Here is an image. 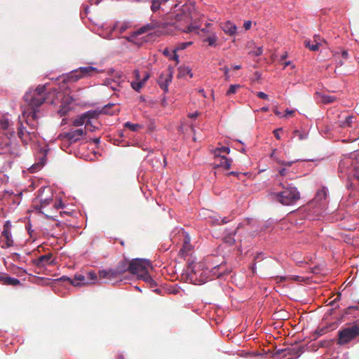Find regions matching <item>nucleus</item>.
Returning <instances> with one entry per match:
<instances>
[{
    "instance_id": "f257e3e1",
    "label": "nucleus",
    "mask_w": 359,
    "mask_h": 359,
    "mask_svg": "<svg viewBox=\"0 0 359 359\" xmlns=\"http://www.w3.org/2000/svg\"><path fill=\"white\" fill-rule=\"evenodd\" d=\"M46 86H39L36 88L29 90L24 95V100L27 105V108L23 111V118H26L29 123L30 116L32 119L37 118L39 108L46 100Z\"/></svg>"
},
{
    "instance_id": "f03ea898",
    "label": "nucleus",
    "mask_w": 359,
    "mask_h": 359,
    "mask_svg": "<svg viewBox=\"0 0 359 359\" xmlns=\"http://www.w3.org/2000/svg\"><path fill=\"white\" fill-rule=\"evenodd\" d=\"M280 185L283 188V191L280 192L271 193V197L276 201L283 205H290L295 203L300 198V194L297 189L292 186L285 187L283 183Z\"/></svg>"
},
{
    "instance_id": "7ed1b4c3",
    "label": "nucleus",
    "mask_w": 359,
    "mask_h": 359,
    "mask_svg": "<svg viewBox=\"0 0 359 359\" xmlns=\"http://www.w3.org/2000/svg\"><path fill=\"white\" fill-rule=\"evenodd\" d=\"M340 172L346 174L348 177L359 180V161L351 157L345 156L339 163Z\"/></svg>"
},
{
    "instance_id": "20e7f679",
    "label": "nucleus",
    "mask_w": 359,
    "mask_h": 359,
    "mask_svg": "<svg viewBox=\"0 0 359 359\" xmlns=\"http://www.w3.org/2000/svg\"><path fill=\"white\" fill-rule=\"evenodd\" d=\"M97 278V274L92 271L87 272L86 276L81 273H76L73 279L67 276H62L61 278L62 280L69 281L71 285L75 287L95 283Z\"/></svg>"
},
{
    "instance_id": "39448f33",
    "label": "nucleus",
    "mask_w": 359,
    "mask_h": 359,
    "mask_svg": "<svg viewBox=\"0 0 359 359\" xmlns=\"http://www.w3.org/2000/svg\"><path fill=\"white\" fill-rule=\"evenodd\" d=\"M359 336V326L353 325L344 327L338 332L337 344L344 345Z\"/></svg>"
},
{
    "instance_id": "423d86ee",
    "label": "nucleus",
    "mask_w": 359,
    "mask_h": 359,
    "mask_svg": "<svg viewBox=\"0 0 359 359\" xmlns=\"http://www.w3.org/2000/svg\"><path fill=\"white\" fill-rule=\"evenodd\" d=\"M150 266V262L143 259H133L129 264L126 270L132 274L137 276L144 273Z\"/></svg>"
},
{
    "instance_id": "0eeeda50",
    "label": "nucleus",
    "mask_w": 359,
    "mask_h": 359,
    "mask_svg": "<svg viewBox=\"0 0 359 359\" xmlns=\"http://www.w3.org/2000/svg\"><path fill=\"white\" fill-rule=\"evenodd\" d=\"M126 271V266H118L116 269L100 270L98 276L100 279L106 278L109 282L113 283L117 279H120L121 276Z\"/></svg>"
},
{
    "instance_id": "6e6552de",
    "label": "nucleus",
    "mask_w": 359,
    "mask_h": 359,
    "mask_svg": "<svg viewBox=\"0 0 359 359\" xmlns=\"http://www.w3.org/2000/svg\"><path fill=\"white\" fill-rule=\"evenodd\" d=\"M210 26V24H207L206 27L201 29L198 34L203 42L208 43L210 46H216L218 38L214 32L208 29Z\"/></svg>"
},
{
    "instance_id": "1a4fd4ad",
    "label": "nucleus",
    "mask_w": 359,
    "mask_h": 359,
    "mask_svg": "<svg viewBox=\"0 0 359 359\" xmlns=\"http://www.w3.org/2000/svg\"><path fill=\"white\" fill-rule=\"evenodd\" d=\"M172 79V69L169 67L165 71L161 73L158 79V83L160 88L165 92L168 91V86L171 83Z\"/></svg>"
},
{
    "instance_id": "9d476101",
    "label": "nucleus",
    "mask_w": 359,
    "mask_h": 359,
    "mask_svg": "<svg viewBox=\"0 0 359 359\" xmlns=\"http://www.w3.org/2000/svg\"><path fill=\"white\" fill-rule=\"evenodd\" d=\"M86 135V132L83 129L71 130L67 133H64L60 136L62 139H65L71 144L75 143L80 140L81 137Z\"/></svg>"
},
{
    "instance_id": "9b49d317",
    "label": "nucleus",
    "mask_w": 359,
    "mask_h": 359,
    "mask_svg": "<svg viewBox=\"0 0 359 359\" xmlns=\"http://www.w3.org/2000/svg\"><path fill=\"white\" fill-rule=\"evenodd\" d=\"M8 222L4 226V231L1 233V239L3 242V248H9L13 245V241L11 238V234L8 229Z\"/></svg>"
},
{
    "instance_id": "f8f14e48",
    "label": "nucleus",
    "mask_w": 359,
    "mask_h": 359,
    "mask_svg": "<svg viewBox=\"0 0 359 359\" xmlns=\"http://www.w3.org/2000/svg\"><path fill=\"white\" fill-rule=\"evenodd\" d=\"M53 200V194L52 189L48 187H41L37 191V195L33 201L39 200Z\"/></svg>"
},
{
    "instance_id": "ddd939ff",
    "label": "nucleus",
    "mask_w": 359,
    "mask_h": 359,
    "mask_svg": "<svg viewBox=\"0 0 359 359\" xmlns=\"http://www.w3.org/2000/svg\"><path fill=\"white\" fill-rule=\"evenodd\" d=\"M53 254L48 253L44 255L40 256L38 259L34 260V264L37 267H44L48 265L53 264V259H52Z\"/></svg>"
},
{
    "instance_id": "4468645a",
    "label": "nucleus",
    "mask_w": 359,
    "mask_h": 359,
    "mask_svg": "<svg viewBox=\"0 0 359 359\" xmlns=\"http://www.w3.org/2000/svg\"><path fill=\"white\" fill-rule=\"evenodd\" d=\"M215 161L214 163L215 168H223L225 170H229L231 168L232 160L224 156H215Z\"/></svg>"
},
{
    "instance_id": "2eb2a0df",
    "label": "nucleus",
    "mask_w": 359,
    "mask_h": 359,
    "mask_svg": "<svg viewBox=\"0 0 359 359\" xmlns=\"http://www.w3.org/2000/svg\"><path fill=\"white\" fill-rule=\"evenodd\" d=\"M18 137L25 144H27L29 140H31L33 137H35L34 131H28L22 125L18 128Z\"/></svg>"
},
{
    "instance_id": "dca6fc26",
    "label": "nucleus",
    "mask_w": 359,
    "mask_h": 359,
    "mask_svg": "<svg viewBox=\"0 0 359 359\" xmlns=\"http://www.w3.org/2000/svg\"><path fill=\"white\" fill-rule=\"evenodd\" d=\"M53 200H44L42 198V200L39 201H33V207L34 208L39 211V212L44 214L47 217H49L50 216L45 213L43 211V209L50 205L53 203Z\"/></svg>"
},
{
    "instance_id": "f3484780",
    "label": "nucleus",
    "mask_w": 359,
    "mask_h": 359,
    "mask_svg": "<svg viewBox=\"0 0 359 359\" xmlns=\"http://www.w3.org/2000/svg\"><path fill=\"white\" fill-rule=\"evenodd\" d=\"M286 351L287 353L285 355H292L294 358H298L304 352V347L296 344L295 346L287 347Z\"/></svg>"
},
{
    "instance_id": "a211bd4d",
    "label": "nucleus",
    "mask_w": 359,
    "mask_h": 359,
    "mask_svg": "<svg viewBox=\"0 0 359 359\" xmlns=\"http://www.w3.org/2000/svg\"><path fill=\"white\" fill-rule=\"evenodd\" d=\"M79 69L83 78L92 76L100 72L97 68L92 66L81 67Z\"/></svg>"
},
{
    "instance_id": "6ab92c4d",
    "label": "nucleus",
    "mask_w": 359,
    "mask_h": 359,
    "mask_svg": "<svg viewBox=\"0 0 359 359\" xmlns=\"http://www.w3.org/2000/svg\"><path fill=\"white\" fill-rule=\"evenodd\" d=\"M222 29L226 34L232 36L235 34L237 27L233 22L227 21L223 25Z\"/></svg>"
},
{
    "instance_id": "aec40b11",
    "label": "nucleus",
    "mask_w": 359,
    "mask_h": 359,
    "mask_svg": "<svg viewBox=\"0 0 359 359\" xmlns=\"http://www.w3.org/2000/svg\"><path fill=\"white\" fill-rule=\"evenodd\" d=\"M356 119V117L352 115L348 116L346 117L344 120H341L339 121V127L342 128H352L354 120Z\"/></svg>"
},
{
    "instance_id": "412c9836",
    "label": "nucleus",
    "mask_w": 359,
    "mask_h": 359,
    "mask_svg": "<svg viewBox=\"0 0 359 359\" xmlns=\"http://www.w3.org/2000/svg\"><path fill=\"white\" fill-rule=\"evenodd\" d=\"M327 198V190L325 187L318 190L314 198V201L319 204H321Z\"/></svg>"
},
{
    "instance_id": "4be33fe9",
    "label": "nucleus",
    "mask_w": 359,
    "mask_h": 359,
    "mask_svg": "<svg viewBox=\"0 0 359 359\" xmlns=\"http://www.w3.org/2000/svg\"><path fill=\"white\" fill-rule=\"evenodd\" d=\"M115 108V104H106L102 109V110L100 111V113L101 114H109V115H113L117 111H118V109L116 107V109Z\"/></svg>"
},
{
    "instance_id": "5701e85b",
    "label": "nucleus",
    "mask_w": 359,
    "mask_h": 359,
    "mask_svg": "<svg viewBox=\"0 0 359 359\" xmlns=\"http://www.w3.org/2000/svg\"><path fill=\"white\" fill-rule=\"evenodd\" d=\"M189 75L190 78L193 77L191 69L189 67L180 66L178 68V77L182 78Z\"/></svg>"
},
{
    "instance_id": "b1692460",
    "label": "nucleus",
    "mask_w": 359,
    "mask_h": 359,
    "mask_svg": "<svg viewBox=\"0 0 359 359\" xmlns=\"http://www.w3.org/2000/svg\"><path fill=\"white\" fill-rule=\"evenodd\" d=\"M155 27H156V26L154 24L149 23V24H147L146 25L142 26L140 29H138L136 31L135 34H136V35H140V34L147 33L149 31L154 29Z\"/></svg>"
},
{
    "instance_id": "393cba45",
    "label": "nucleus",
    "mask_w": 359,
    "mask_h": 359,
    "mask_svg": "<svg viewBox=\"0 0 359 359\" xmlns=\"http://www.w3.org/2000/svg\"><path fill=\"white\" fill-rule=\"evenodd\" d=\"M82 78H83V77L81 75V74L80 73L79 68L75 70L72 71L69 73V74L68 75V80L73 81V82L77 81L78 80H79Z\"/></svg>"
},
{
    "instance_id": "a878e982",
    "label": "nucleus",
    "mask_w": 359,
    "mask_h": 359,
    "mask_svg": "<svg viewBox=\"0 0 359 359\" xmlns=\"http://www.w3.org/2000/svg\"><path fill=\"white\" fill-rule=\"evenodd\" d=\"M224 267V266L222 264L215 266L211 271L212 276L217 278L222 277L225 273L224 271L222 270Z\"/></svg>"
},
{
    "instance_id": "bb28decb",
    "label": "nucleus",
    "mask_w": 359,
    "mask_h": 359,
    "mask_svg": "<svg viewBox=\"0 0 359 359\" xmlns=\"http://www.w3.org/2000/svg\"><path fill=\"white\" fill-rule=\"evenodd\" d=\"M100 114H101L100 111H94V110H90V111H88L83 113V114L87 120L86 127H88V125L90 124V119L97 118Z\"/></svg>"
},
{
    "instance_id": "cd10ccee",
    "label": "nucleus",
    "mask_w": 359,
    "mask_h": 359,
    "mask_svg": "<svg viewBox=\"0 0 359 359\" xmlns=\"http://www.w3.org/2000/svg\"><path fill=\"white\" fill-rule=\"evenodd\" d=\"M2 284L6 285L15 286V285H20V282L18 279L9 277L6 274H5Z\"/></svg>"
},
{
    "instance_id": "c85d7f7f",
    "label": "nucleus",
    "mask_w": 359,
    "mask_h": 359,
    "mask_svg": "<svg viewBox=\"0 0 359 359\" xmlns=\"http://www.w3.org/2000/svg\"><path fill=\"white\" fill-rule=\"evenodd\" d=\"M86 122H87V120H86L84 114H82L73 121L72 124L74 126L78 127V126H81L83 125L85 123H86Z\"/></svg>"
},
{
    "instance_id": "c756f323",
    "label": "nucleus",
    "mask_w": 359,
    "mask_h": 359,
    "mask_svg": "<svg viewBox=\"0 0 359 359\" xmlns=\"http://www.w3.org/2000/svg\"><path fill=\"white\" fill-rule=\"evenodd\" d=\"M305 47L308 48L309 50L316 51L319 48V42L315 40V43L311 44L309 40H305L304 42Z\"/></svg>"
},
{
    "instance_id": "7c9ffc66",
    "label": "nucleus",
    "mask_w": 359,
    "mask_h": 359,
    "mask_svg": "<svg viewBox=\"0 0 359 359\" xmlns=\"http://www.w3.org/2000/svg\"><path fill=\"white\" fill-rule=\"evenodd\" d=\"M175 27L180 30H182V32L185 33H189L191 32L195 31L197 27L192 25H187L186 27H182L181 25H179L178 23L176 24Z\"/></svg>"
},
{
    "instance_id": "2f4dec72",
    "label": "nucleus",
    "mask_w": 359,
    "mask_h": 359,
    "mask_svg": "<svg viewBox=\"0 0 359 359\" xmlns=\"http://www.w3.org/2000/svg\"><path fill=\"white\" fill-rule=\"evenodd\" d=\"M38 118H39V116H37V118L36 119H32V116H30V119L29 120V123L27 121L26 118H24L25 119V121H26L27 124L29 125V127H30V130L29 131H34L35 132V130H36V128L38 127V122H37Z\"/></svg>"
},
{
    "instance_id": "473e14b6",
    "label": "nucleus",
    "mask_w": 359,
    "mask_h": 359,
    "mask_svg": "<svg viewBox=\"0 0 359 359\" xmlns=\"http://www.w3.org/2000/svg\"><path fill=\"white\" fill-rule=\"evenodd\" d=\"M138 277L147 283H154V280L152 279L151 276L149 274L148 270H147L144 273L139 275Z\"/></svg>"
},
{
    "instance_id": "72a5a7b5",
    "label": "nucleus",
    "mask_w": 359,
    "mask_h": 359,
    "mask_svg": "<svg viewBox=\"0 0 359 359\" xmlns=\"http://www.w3.org/2000/svg\"><path fill=\"white\" fill-rule=\"evenodd\" d=\"M229 152H230L229 147H219V148H217L214 151V155H215V156H222V153L229 154Z\"/></svg>"
},
{
    "instance_id": "f704fd0d",
    "label": "nucleus",
    "mask_w": 359,
    "mask_h": 359,
    "mask_svg": "<svg viewBox=\"0 0 359 359\" xmlns=\"http://www.w3.org/2000/svg\"><path fill=\"white\" fill-rule=\"evenodd\" d=\"M124 128H128L131 131H137L138 129L142 128V126L137 123L126 122L124 123Z\"/></svg>"
},
{
    "instance_id": "c9c22d12",
    "label": "nucleus",
    "mask_w": 359,
    "mask_h": 359,
    "mask_svg": "<svg viewBox=\"0 0 359 359\" xmlns=\"http://www.w3.org/2000/svg\"><path fill=\"white\" fill-rule=\"evenodd\" d=\"M335 100H336V97L334 96L328 95H323L321 96V101L323 104L332 103Z\"/></svg>"
},
{
    "instance_id": "e433bc0d",
    "label": "nucleus",
    "mask_w": 359,
    "mask_h": 359,
    "mask_svg": "<svg viewBox=\"0 0 359 359\" xmlns=\"http://www.w3.org/2000/svg\"><path fill=\"white\" fill-rule=\"evenodd\" d=\"M9 127V121L4 117L0 118V132L8 129Z\"/></svg>"
},
{
    "instance_id": "4c0bfd02",
    "label": "nucleus",
    "mask_w": 359,
    "mask_h": 359,
    "mask_svg": "<svg viewBox=\"0 0 359 359\" xmlns=\"http://www.w3.org/2000/svg\"><path fill=\"white\" fill-rule=\"evenodd\" d=\"M143 86L144 81H133L131 83L132 88L136 91H140V90L142 88Z\"/></svg>"
},
{
    "instance_id": "58836bf2",
    "label": "nucleus",
    "mask_w": 359,
    "mask_h": 359,
    "mask_svg": "<svg viewBox=\"0 0 359 359\" xmlns=\"http://www.w3.org/2000/svg\"><path fill=\"white\" fill-rule=\"evenodd\" d=\"M240 85H231L226 91V95L229 96L236 93V90L240 88Z\"/></svg>"
},
{
    "instance_id": "ea45409f",
    "label": "nucleus",
    "mask_w": 359,
    "mask_h": 359,
    "mask_svg": "<svg viewBox=\"0 0 359 359\" xmlns=\"http://www.w3.org/2000/svg\"><path fill=\"white\" fill-rule=\"evenodd\" d=\"M192 44L191 41H187V42H183L180 43L177 45V48H175L177 50H182L186 49L187 47L191 46Z\"/></svg>"
},
{
    "instance_id": "a19ab883",
    "label": "nucleus",
    "mask_w": 359,
    "mask_h": 359,
    "mask_svg": "<svg viewBox=\"0 0 359 359\" xmlns=\"http://www.w3.org/2000/svg\"><path fill=\"white\" fill-rule=\"evenodd\" d=\"M112 81L116 83H119L124 81V76L121 73H116L114 78Z\"/></svg>"
},
{
    "instance_id": "79ce46f5",
    "label": "nucleus",
    "mask_w": 359,
    "mask_h": 359,
    "mask_svg": "<svg viewBox=\"0 0 359 359\" xmlns=\"http://www.w3.org/2000/svg\"><path fill=\"white\" fill-rule=\"evenodd\" d=\"M161 4L158 0H153L151 9L153 12H156L160 8Z\"/></svg>"
},
{
    "instance_id": "37998d69",
    "label": "nucleus",
    "mask_w": 359,
    "mask_h": 359,
    "mask_svg": "<svg viewBox=\"0 0 359 359\" xmlns=\"http://www.w3.org/2000/svg\"><path fill=\"white\" fill-rule=\"evenodd\" d=\"M263 53V48L262 47H258L255 50H252L250 52V54L255 55V56H259Z\"/></svg>"
},
{
    "instance_id": "c03bdc74",
    "label": "nucleus",
    "mask_w": 359,
    "mask_h": 359,
    "mask_svg": "<svg viewBox=\"0 0 359 359\" xmlns=\"http://www.w3.org/2000/svg\"><path fill=\"white\" fill-rule=\"evenodd\" d=\"M277 163L280 165H284L286 167H290L293 164L294 161H285L277 160Z\"/></svg>"
},
{
    "instance_id": "a18cd8bd",
    "label": "nucleus",
    "mask_w": 359,
    "mask_h": 359,
    "mask_svg": "<svg viewBox=\"0 0 359 359\" xmlns=\"http://www.w3.org/2000/svg\"><path fill=\"white\" fill-rule=\"evenodd\" d=\"M224 240H225V242H226L231 245L233 244L235 242V239L233 237V236H231V235H229V236L225 237Z\"/></svg>"
},
{
    "instance_id": "49530a36",
    "label": "nucleus",
    "mask_w": 359,
    "mask_h": 359,
    "mask_svg": "<svg viewBox=\"0 0 359 359\" xmlns=\"http://www.w3.org/2000/svg\"><path fill=\"white\" fill-rule=\"evenodd\" d=\"M327 330H328V327H323V328L318 329L316 330V332L318 333V335H323V334H325L327 332Z\"/></svg>"
},
{
    "instance_id": "de8ad7c7",
    "label": "nucleus",
    "mask_w": 359,
    "mask_h": 359,
    "mask_svg": "<svg viewBox=\"0 0 359 359\" xmlns=\"http://www.w3.org/2000/svg\"><path fill=\"white\" fill-rule=\"evenodd\" d=\"M257 95L260 99L268 100V98H269L268 95L264 92H258V93H257Z\"/></svg>"
},
{
    "instance_id": "09e8293b",
    "label": "nucleus",
    "mask_w": 359,
    "mask_h": 359,
    "mask_svg": "<svg viewBox=\"0 0 359 359\" xmlns=\"http://www.w3.org/2000/svg\"><path fill=\"white\" fill-rule=\"evenodd\" d=\"M287 348H278L276 350V355H281L283 354L284 356L285 353H287Z\"/></svg>"
},
{
    "instance_id": "8fccbe9b",
    "label": "nucleus",
    "mask_w": 359,
    "mask_h": 359,
    "mask_svg": "<svg viewBox=\"0 0 359 359\" xmlns=\"http://www.w3.org/2000/svg\"><path fill=\"white\" fill-rule=\"evenodd\" d=\"M177 50L175 49L172 50V54L171 55L170 59L176 61L177 62H179L178 60V55L176 53Z\"/></svg>"
},
{
    "instance_id": "3c124183",
    "label": "nucleus",
    "mask_w": 359,
    "mask_h": 359,
    "mask_svg": "<svg viewBox=\"0 0 359 359\" xmlns=\"http://www.w3.org/2000/svg\"><path fill=\"white\" fill-rule=\"evenodd\" d=\"M128 27V25L127 23H123L119 28V32L123 33Z\"/></svg>"
},
{
    "instance_id": "603ef678",
    "label": "nucleus",
    "mask_w": 359,
    "mask_h": 359,
    "mask_svg": "<svg viewBox=\"0 0 359 359\" xmlns=\"http://www.w3.org/2000/svg\"><path fill=\"white\" fill-rule=\"evenodd\" d=\"M281 131H282V128H278V129L274 130V131H273V134L278 140L280 139V132H281Z\"/></svg>"
},
{
    "instance_id": "864d4df0",
    "label": "nucleus",
    "mask_w": 359,
    "mask_h": 359,
    "mask_svg": "<svg viewBox=\"0 0 359 359\" xmlns=\"http://www.w3.org/2000/svg\"><path fill=\"white\" fill-rule=\"evenodd\" d=\"M177 20H186L187 22H189V17L187 15H181L180 16L179 15H177Z\"/></svg>"
},
{
    "instance_id": "5fc2aeb1",
    "label": "nucleus",
    "mask_w": 359,
    "mask_h": 359,
    "mask_svg": "<svg viewBox=\"0 0 359 359\" xmlns=\"http://www.w3.org/2000/svg\"><path fill=\"white\" fill-rule=\"evenodd\" d=\"M55 209L58 210L60 208H63V205L61 201H59L57 203H55L53 205Z\"/></svg>"
},
{
    "instance_id": "6e6d98bb",
    "label": "nucleus",
    "mask_w": 359,
    "mask_h": 359,
    "mask_svg": "<svg viewBox=\"0 0 359 359\" xmlns=\"http://www.w3.org/2000/svg\"><path fill=\"white\" fill-rule=\"evenodd\" d=\"M280 176H286L287 174V170L285 168H281L278 171Z\"/></svg>"
},
{
    "instance_id": "4d7b16f0",
    "label": "nucleus",
    "mask_w": 359,
    "mask_h": 359,
    "mask_svg": "<svg viewBox=\"0 0 359 359\" xmlns=\"http://www.w3.org/2000/svg\"><path fill=\"white\" fill-rule=\"evenodd\" d=\"M251 25H252V22L250 20H248L246 22H245L244 25H243V27L246 29V30H248L250 29L251 27Z\"/></svg>"
},
{
    "instance_id": "13d9d810",
    "label": "nucleus",
    "mask_w": 359,
    "mask_h": 359,
    "mask_svg": "<svg viewBox=\"0 0 359 359\" xmlns=\"http://www.w3.org/2000/svg\"><path fill=\"white\" fill-rule=\"evenodd\" d=\"M341 57L344 60H347L348 58V53L347 50H344L341 51Z\"/></svg>"
},
{
    "instance_id": "bf43d9fd",
    "label": "nucleus",
    "mask_w": 359,
    "mask_h": 359,
    "mask_svg": "<svg viewBox=\"0 0 359 359\" xmlns=\"http://www.w3.org/2000/svg\"><path fill=\"white\" fill-rule=\"evenodd\" d=\"M163 55L167 56V57H169L170 58L172 53H170V51L168 48H165L163 50Z\"/></svg>"
},
{
    "instance_id": "052dcab7",
    "label": "nucleus",
    "mask_w": 359,
    "mask_h": 359,
    "mask_svg": "<svg viewBox=\"0 0 359 359\" xmlns=\"http://www.w3.org/2000/svg\"><path fill=\"white\" fill-rule=\"evenodd\" d=\"M149 76L150 75L149 74V73L146 72L144 76V78L141 80L142 81H144V84L149 79Z\"/></svg>"
},
{
    "instance_id": "680f3d73",
    "label": "nucleus",
    "mask_w": 359,
    "mask_h": 359,
    "mask_svg": "<svg viewBox=\"0 0 359 359\" xmlns=\"http://www.w3.org/2000/svg\"><path fill=\"white\" fill-rule=\"evenodd\" d=\"M134 74L135 76V78L137 81H140V72L138 70L134 71Z\"/></svg>"
},
{
    "instance_id": "e2e57ef3",
    "label": "nucleus",
    "mask_w": 359,
    "mask_h": 359,
    "mask_svg": "<svg viewBox=\"0 0 359 359\" xmlns=\"http://www.w3.org/2000/svg\"><path fill=\"white\" fill-rule=\"evenodd\" d=\"M293 114H294V111L290 110V109H287L285 110V116H292Z\"/></svg>"
},
{
    "instance_id": "0e129e2a",
    "label": "nucleus",
    "mask_w": 359,
    "mask_h": 359,
    "mask_svg": "<svg viewBox=\"0 0 359 359\" xmlns=\"http://www.w3.org/2000/svg\"><path fill=\"white\" fill-rule=\"evenodd\" d=\"M198 112H194L193 114H189V117L191 118H196V117H198Z\"/></svg>"
},
{
    "instance_id": "69168bd1",
    "label": "nucleus",
    "mask_w": 359,
    "mask_h": 359,
    "mask_svg": "<svg viewBox=\"0 0 359 359\" xmlns=\"http://www.w3.org/2000/svg\"><path fill=\"white\" fill-rule=\"evenodd\" d=\"M4 276H5V273H0V283H3Z\"/></svg>"
},
{
    "instance_id": "338daca9",
    "label": "nucleus",
    "mask_w": 359,
    "mask_h": 359,
    "mask_svg": "<svg viewBox=\"0 0 359 359\" xmlns=\"http://www.w3.org/2000/svg\"><path fill=\"white\" fill-rule=\"evenodd\" d=\"M239 175L238 172H230L228 173V175H235V176H238Z\"/></svg>"
},
{
    "instance_id": "774afa93",
    "label": "nucleus",
    "mask_w": 359,
    "mask_h": 359,
    "mask_svg": "<svg viewBox=\"0 0 359 359\" xmlns=\"http://www.w3.org/2000/svg\"><path fill=\"white\" fill-rule=\"evenodd\" d=\"M287 53H285L284 54H283V55L280 56V60H285V59L287 57Z\"/></svg>"
}]
</instances>
